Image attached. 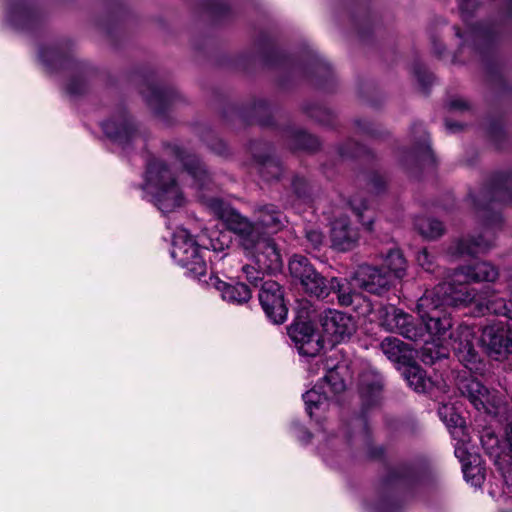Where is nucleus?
I'll return each instance as SVG.
<instances>
[{
	"instance_id": "obj_59",
	"label": "nucleus",
	"mask_w": 512,
	"mask_h": 512,
	"mask_svg": "<svg viewBox=\"0 0 512 512\" xmlns=\"http://www.w3.org/2000/svg\"><path fill=\"white\" fill-rule=\"evenodd\" d=\"M417 260L425 270L430 271L432 269V256L429 254L427 249H423L419 252Z\"/></svg>"
},
{
	"instance_id": "obj_18",
	"label": "nucleus",
	"mask_w": 512,
	"mask_h": 512,
	"mask_svg": "<svg viewBox=\"0 0 512 512\" xmlns=\"http://www.w3.org/2000/svg\"><path fill=\"white\" fill-rule=\"evenodd\" d=\"M340 8L348 15L359 40L370 43L378 30L380 19L370 6L369 0H344Z\"/></svg>"
},
{
	"instance_id": "obj_35",
	"label": "nucleus",
	"mask_w": 512,
	"mask_h": 512,
	"mask_svg": "<svg viewBox=\"0 0 512 512\" xmlns=\"http://www.w3.org/2000/svg\"><path fill=\"white\" fill-rule=\"evenodd\" d=\"M487 139L496 150H504L508 143V134L505 129V118L503 115L489 116L486 125Z\"/></svg>"
},
{
	"instance_id": "obj_49",
	"label": "nucleus",
	"mask_w": 512,
	"mask_h": 512,
	"mask_svg": "<svg viewBox=\"0 0 512 512\" xmlns=\"http://www.w3.org/2000/svg\"><path fill=\"white\" fill-rule=\"evenodd\" d=\"M357 132L371 139H380L384 137L385 131L382 126L366 118H357L354 120Z\"/></svg>"
},
{
	"instance_id": "obj_11",
	"label": "nucleus",
	"mask_w": 512,
	"mask_h": 512,
	"mask_svg": "<svg viewBox=\"0 0 512 512\" xmlns=\"http://www.w3.org/2000/svg\"><path fill=\"white\" fill-rule=\"evenodd\" d=\"M209 207L223 222L226 229L238 236L239 243L244 250H252L257 246L261 234L256 224L220 198H211Z\"/></svg>"
},
{
	"instance_id": "obj_48",
	"label": "nucleus",
	"mask_w": 512,
	"mask_h": 512,
	"mask_svg": "<svg viewBox=\"0 0 512 512\" xmlns=\"http://www.w3.org/2000/svg\"><path fill=\"white\" fill-rule=\"evenodd\" d=\"M415 226L419 233L429 239H437L444 234L443 223L435 218L417 220Z\"/></svg>"
},
{
	"instance_id": "obj_10",
	"label": "nucleus",
	"mask_w": 512,
	"mask_h": 512,
	"mask_svg": "<svg viewBox=\"0 0 512 512\" xmlns=\"http://www.w3.org/2000/svg\"><path fill=\"white\" fill-rule=\"evenodd\" d=\"M286 330L300 356L316 357L324 349V336L310 318L308 311L298 310Z\"/></svg>"
},
{
	"instance_id": "obj_21",
	"label": "nucleus",
	"mask_w": 512,
	"mask_h": 512,
	"mask_svg": "<svg viewBox=\"0 0 512 512\" xmlns=\"http://www.w3.org/2000/svg\"><path fill=\"white\" fill-rule=\"evenodd\" d=\"M477 343L487 356L496 361L512 357V328L502 322L485 326Z\"/></svg>"
},
{
	"instance_id": "obj_3",
	"label": "nucleus",
	"mask_w": 512,
	"mask_h": 512,
	"mask_svg": "<svg viewBox=\"0 0 512 512\" xmlns=\"http://www.w3.org/2000/svg\"><path fill=\"white\" fill-rule=\"evenodd\" d=\"M367 457L384 464L375 486L377 500L374 512H402L431 480L430 465L425 457L390 464L386 459V448L372 444L367 447Z\"/></svg>"
},
{
	"instance_id": "obj_37",
	"label": "nucleus",
	"mask_w": 512,
	"mask_h": 512,
	"mask_svg": "<svg viewBox=\"0 0 512 512\" xmlns=\"http://www.w3.org/2000/svg\"><path fill=\"white\" fill-rule=\"evenodd\" d=\"M197 6L215 23L230 21L234 17L233 10L224 0H199Z\"/></svg>"
},
{
	"instance_id": "obj_63",
	"label": "nucleus",
	"mask_w": 512,
	"mask_h": 512,
	"mask_svg": "<svg viewBox=\"0 0 512 512\" xmlns=\"http://www.w3.org/2000/svg\"><path fill=\"white\" fill-rule=\"evenodd\" d=\"M445 126L447 130L453 133L459 132L464 128V125L462 123L448 119L445 120Z\"/></svg>"
},
{
	"instance_id": "obj_53",
	"label": "nucleus",
	"mask_w": 512,
	"mask_h": 512,
	"mask_svg": "<svg viewBox=\"0 0 512 512\" xmlns=\"http://www.w3.org/2000/svg\"><path fill=\"white\" fill-rule=\"evenodd\" d=\"M232 65L237 70H240L245 73H250L255 68L256 56L251 51L241 52L234 57Z\"/></svg>"
},
{
	"instance_id": "obj_24",
	"label": "nucleus",
	"mask_w": 512,
	"mask_h": 512,
	"mask_svg": "<svg viewBox=\"0 0 512 512\" xmlns=\"http://www.w3.org/2000/svg\"><path fill=\"white\" fill-rule=\"evenodd\" d=\"M321 326L332 345L350 340L357 329L353 316L337 310H328L321 319Z\"/></svg>"
},
{
	"instance_id": "obj_14",
	"label": "nucleus",
	"mask_w": 512,
	"mask_h": 512,
	"mask_svg": "<svg viewBox=\"0 0 512 512\" xmlns=\"http://www.w3.org/2000/svg\"><path fill=\"white\" fill-rule=\"evenodd\" d=\"M337 151L341 158L358 160L371 167V169L363 170V176L366 185L373 194L380 195L386 192L387 180L379 171L373 169L377 157L371 149L358 141L347 139L338 145Z\"/></svg>"
},
{
	"instance_id": "obj_23",
	"label": "nucleus",
	"mask_w": 512,
	"mask_h": 512,
	"mask_svg": "<svg viewBox=\"0 0 512 512\" xmlns=\"http://www.w3.org/2000/svg\"><path fill=\"white\" fill-rule=\"evenodd\" d=\"M498 270L491 263L485 261L474 260L468 265L459 266L454 270L451 281L442 282L441 284H453L454 286H465L469 294H472V299L465 305L459 307H466L471 304L475 299V292L470 289V283L479 282H494L498 278Z\"/></svg>"
},
{
	"instance_id": "obj_7",
	"label": "nucleus",
	"mask_w": 512,
	"mask_h": 512,
	"mask_svg": "<svg viewBox=\"0 0 512 512\" xmlns=\"http://www.w3.org/2000/svg\"><path fill=\"white\" fill-rule=\"evenodd\" d=\"M469 196L475 209L483 213L481 217L485 226H501L504 221L502 214L493 206L496 202L512 204V170L494 172L479 194L469 193Z\"/></svg>"
},
{
	"instance_id": "obj_55",
	"label": "nucleus",
	"mask_w": 512,
	"mask_h": 512,
	"mask_svg": "<svg viewBox=\"0 0 512 512\" xmlns=\"http://www.w3.org/2000/svg\"><path fill=\"white\" fill-rule=\"evenodd\" d=\"M486 308L489 313L507 318L510 309H512V301H506L503 298L491 299L488 300Z\"/></svg>"
},
{
	"instance_id": "obj_61",
	"label": "nucleus",
	"mask_w": 512,
	"mask_h": 512,
	"mask_svg": "<svg viewBox=\"0 0 512 512\" xmlns=\"http://www.w3.org/2000/svg\"><path fill=\"white\" fill-rule=\"evenodd\" d=\"M469 103L461 98H455L449 101L448 109L450 111H466L469 110Z\"/></svg>"
},
{
	"instance_id": "obj_28",
	"label": "nucleus",
	"mask_w": 512,
	"mask_h": 512,
	"mask_svg": "<svg viewBox=\"0 0 512 512\" xmlns=\"http://www.w3.org/2000/svg\"><path fill=\"white\" fill-rule=\"evenodd\" d=\"M407 385L416 393L432 397L439 390V385L417 362V358L398 370Z\"/></svg>"
},
{
	"instance_id": "obj_16",
	"label": "nucleus",
	"mask_w": 512,
	"mask_h": 512,
	"mask_svg": "<svg viewBox=\"0 0 512 512\" xmlns=\"http://www.w3.org/2000/svg\"><path fill=\"white\" fill-rule=\"evenodd\" d=\"M156 75L153 71L144 74L146 88L141 89L147 106L157 117L165 118L172 105L184 101L178 89L171 84H158L155 82Z\"/></svg>"
},
{
	"instance_id": "obj_8",
	"label": "nucleus",
	"mask_w": 512,
	"mask_h": 512,
	"mask_svg": "<svg viewBox=\"0 0 512 512\" xmlns=\"http://www.w3.org/2000/svg\"><path fill=\"white\" fill-rule=\"evenodd\" d=\"M469 34L474 51L482 58L489 85L500 95L512 96V86L503 76L501 65L494 57L495 30L488 24L476 22L471 25Z\"/></svg>"
},
{
	"instance_id": "obj_56",
	"label": "nucleus",
	"mask_w": 512,
	"mask_h": 512,
	"mask_svg": "<svg viewBox=\"0 0 512 512\" xmlns=\"http://www.w3.org/2000/svg\"><path fill=\"white\" fill-rule=\"evenodd\" d=\"M357 420L361 424V430L363 436L370 440L372 437V430L369 424V418H368V411H360V413L357 416Z\"/></svg>"
},
{
	"instance_id": "obj_22",
	"label": "nucleus",
	"mask_w": 512,
	"mask_h": 512,
	"mask_svg": "<svg viewBox=\"0 0 512 512\" xmlns=\"http://www.w3.org/2000/svg\"><path fill=\"white\" fill-rule=\"evenodd\" d=\"M222 116L225 119L236 116L246 125L258 124L263 128H276L272 105L262 98L253 99L246 105L227 103L222 110Z\"/></svg>"
},
{
	"instance_id": "obj_20",
	"label": "nucleus",
	"mask_w": 512,
	"mask_h": 512,
	"mask_svg": "<svg viewBox=\"0 0 512 512\" xmlns=\"http://www.w3.org/2000/svg\"><path fill=\"white\" fill-rule=\"evenodd\" d=\"M252 165L265 182L277 181L283 174L281 160L274 154V147L269 141L251 139L247 145Z\"/></svg>"
},
{
	"instance_id": "obj_30",
	"label": "nucleus",
	"mask_w": 512,
	"mask_h": 512,
	"mask_svg": "<svg viewBox=\"0 0 512 512\" xmlns=\"http://www.w3.org/2000/svg\"><path fill=\"white\" fill-rule=\"evenodd\" d=\"M204 283L209 287L215 288L220 292L223 300L231 303L243 304L252 297L251 288L246 283L235 281L234 279L226 282L217 275L211 274L208 280H204Z\"/></svg>"
},
{
	"instance_id": "obj_27",
	"label": "nucleus",
	"mask_w": 512,
	"mask_h": 512,
	"mask_svg": "<svg viewBox=\"0 0 512 512\" xmlns=\"http://www.w3.org/2000/svg\"><path fill=\"white\" fill-rule=\"evenodd\" d=\"M329 238L333 250L348 252L357 247L360 234L349 218L340 217L331 222Z\"/></svg>"
},
{
	"instance_id": "obj_44",
	"label": "nucleus",
	"mask_w": 512,
	"mask_h": 512,
	"mask_svg": "<svg viewBox=\"0 0 512 512\" xmlns=\"http://www.w3.org/2000/svg\"><path fill=\"white\" fill-rule=\"evenodd\" d=\"M289 191L291 196L302 204H307L312 201V185L303 175L294 174L292 176Z\"/></svg>"
},
{
	"instance_id": "obj_47",
	"label": "nucleus",
	"mask_w": 512,
	"mask_h": 512,
	"mask_svg": "<svg viewBox=\"0 0 512 512\" xmlns=\"http://www.w3.org/2000/svg\"><path fill=\"white\" fill-rule=\"evenodd\" d=\"M316 384H321L322 390H327L331 398L342 393L346 389V384L336 369H330L326 375L318 380Z\"/></svg>"
},
{
	"instance_id": "obj_9",
	"label": "nucleus",
	"mask_w": 512,
	"mask_h": 512,
	"mask_svg": "<svg viewBox=\"0 0 512 512\" xmlns=\"http://www.w3.org/2000/svg\"><path fill=\"white\" fill-rule=\"evenodd\" d=\"M207 251L208 249L198 244L187 230H181L173 235L171 257L179 266L186 269L189 277L199 282L207 280Z\"/></svg>"
},
{
	"instance_id": "obj_36",
	"label": "nucleus",
	"mask_w": 512,
	"mask_h": 512,
	"mask_svg": "<svg viewBox=\"0 0 512 512\" xmlns=\"http://www.w3.org/2000/svg\"><path fill=\"white\" fill-rule=\"evenodd\" d=\"M302 399L305 403L306 413L311 419L315 418L318 421L315 412L320 410L324 411L328 406L329 400L332 398L329 396L327 390L321 389V384H315L312 389L302 395Z\"/></svg>"
},
{
	"instance_id": "obj_4",
	"label": "nucleus",
	"mask_w": 512,
	"mask_h": 512,
	"mask_svg": "<svg viewBox=\"0 0 512 512\" xmlns=\"http://www.w3.org/2000/svg\"><path fill=\"white\" fill-rule=\"evenodd\" d=\"M288 271L291 283L306 296L324 300L334 294L339 305L343 307L351 305L347 278L325 276L317 270L307 256L293 254L288 260Z\"/></svg>"
},
{
	"instance_id": "obj_39",
	"label": "nucleus",
	"mask_w": 512,
	"mask_h": 512,
	"mask_svg": "<svg viewBox=\"0 0 512 512\" xmlns=\"http://www.w3.org/2000/svg\"><path fill=\"white\" fill-rule=\"evenodd\" d=\"M491 247L489 241L483 235L458 239L452 247V253L456 256L475 257L480 251L488 250Z\"/></svg>"
},
{
	"instance_id": "obj_46",
	"label": "nucleus",
	"mask_w": 512,
	"mask_h": 512,
	"mask_svg": "<svg viewBox=\"0 0 512 512\" xmlns=\"http://www.w3.org/2000/svg\"><path fill=\"white\" fill-rule=\"evenodd\" d=\"M412 73L417 80L421 92L425 96H429L431 87L435 80L434 74L430 72L426 65L419 59L414 60L412 64Z\"/></svg>"
},
{
	"instance_id": "obj_51",
	"label": "nucleus",
	"mask_w": 512,
	"mask_h": 512,
	"mask_svg": "<svg viewBox=\"0 0 512 512\" xmlns=\"http://www.w3.org/2000/svg\"><path fill=\"white\" fill-rule=\"evenodd\" d=\"M203 141L207 147L216 155L227 158L231 155V150L228 144L217 135L208 133L203 136Z\"/></svg>"
},
{
	"instance_id": "obj_26",
	"label": "nucleus",
	"mask_w": 512,
	"mask_h": 512,
	"mask_svg": "<svg viewBox=\"0 0 512 512\" xmlns=\"http://www.w3.org/2000/svg\"><path fill=\"white\" fill-rule=\"evenodd\" d=\"M457 389L477 411L485 414L492 413L495 407L494 397L481 380L472 375L460 376L457 380Z\"/></svg>"
},
{
	"instance_id": "obj_57",
	"label": "nucleus",
	"mask_w": 512,
	"mask_h": 512,
	"mask_svg": "<svg viewBox=\"0 0 512 512\" xmlns=\"http://www.w3.org/2000/svg\"><path fill=\"white\" fill-rule=\"evenodd\" d=\"M458 6L462 13L473 15L477 11L479 4L475 0H459Z\"/></svg>"
},
{
	"instance_id": "obj_60",
	"label": "nucleus",
	"mask_w": 512,
	"mask_h": 512,
	"mask_svg": "<svg viewBox=\"0 0 512 512\" xmlns=\"http://www.w3.org/2000/svg\"><path fill=\"white\" fill-rule=\"evenodd\" d=\"M306 238L314 248H319L323 242V235L317 230L306 231Z\"/></svg>"
},
{
	"instance_id": "obj_64",
	"label": "nucleus",
	"mask_w": 512,
	"mask_h": 512,
	"mask_svg": "<svg viewBox=\"0 0 512 512\" xmlns=\"http://www.w3.org/2000/svg\"><path fill=\"white\" fill-rule=\"evenodd\" d=\"M313 438V434L306 428L302 429V437L301 440L307 444L309 443Z\"/></svg>"
},
{
	"instance_id": "obj_19",
	"label": "nucleus",
	"mask_w": 512,
	"mask_h": 512,
	"mask_svg": "<svg viewBox=\"0 0 512 512\" xmlns=\"http://www.w3.org/2000/svg\"><path fill=\"white\" fill-rule=\"evenodd\" d=\"M104 135L123 149L132 144L139 132L136 119L124 105H119L109 118L100 123Z\"/></svg>"
},
{
	"instance_id": "obj_12",
	"label": "nucleus",
	"mask_w": 512,
	"mask_h": 512,
	"mask_svg": "<svg viewBox=\"0 0 512 512\" xmlns=\"http://www.w3.org/2000/svg\"><path fill=\"white\" fill-rule=\"evenodd\" d=\"M413 144L405 148L401 155V165L409 173L420 175L424 166L435 167L437 158L431 147V140L422 122H414L411 125Z\"/></svg>"
},
{
	"instance_id": "obj_15",
	"label": "nucleus",
	"mask_w": 512,
	"mask_h": 512,
	"mask_svg": "<svg viewBox=\"0 0 512 512\" xmlns=\"http://www.w3.org/2000/svg\"><path fill=\"white\" fill-rule=\"evenodd\" d=\"M258 300L265 318L270 324L280 326L287 321L290 300L282 284L268 279L258 291Z\"/></svg>"
},
{
	"instance_id": "obj_58",
	"label": "nucleus",
	"mask_w": 512,
	"mask_h": 512,
	"mask_svg": "<svg viewBox=\"0 0 512 512\" xmlns=\"http://www.w3.org/2000/svg\"><path fill=\"white\" fill-rule=\"evenodd\" d=\"M455 455L462 462V471H463L464 477L466 479H468L469 478V470L472 469L471 463L465 462V456L468 455V452L465 449L459 448V449L455 450Z\"/></svg>"
},
{
	"instance_id": "obj_5",
	"label": "nucleus",
	"mask_w": 512,
	"mask_h": 512,
	"mask_svg": "<svg viewBox=\"0 0 512 512\" xmlns=\"http://www.w3.org/2000/svg\"><path fill=\"white\" fill-rule=\"evenodd\" d=\"M39 59L50 73L70 72L65 91L73 97L87 94L92 80L99 72L90 62L78 60L73 56L72 43L67 39L52 45L41 46Z\"/></svg>"
},
{
	"instance_id": "obj_52",
	"label": "nucleus",
	"mask_w": 512,
	"mask_h": 512,
	"mask_svg": "<svg viewBox=\"0 0 512 512\" xmlns=\"http://www.w3.org/2000/svg\"><path fill=\"white\" fill-rule=\"evenodd\" d=\"M245 278L248 282V286L252 288H257L258 291L262 288V285L267 282L269 278L266 279L265 271L261 270L259 267H254L250 265H245L242 268Z\"/></svg>"
},
{
	"instance_id": "obj_1",
	"label": "nucleus",
	"mask_w": 512,
	"mask_h": 512,
	"mask_svg": "<svg viewBox=\"0 0 512 512\" xmlns=\"http://www.w3.org/2000/svg\"><path fill=\"white\" fill-rule=\"evenodd\" d=\"M472 297L465 286L438 284L426 290L417 301V318L392 304L384 306L379 313L387 329L414 342H428L435 336H445L453 325L451 310L469 303Z\"/></svg>"
},
{
	"instance_id": "obj_62",
	"label": "nucleus",
	"mask_w": 512,
	"mask_h": 512,
	"mask_svg": "<svg viewBox=\"0 0 512 512\" xmlns=\"http://www.w3.org/2000/svg\"><path fill=\"white\" fill-rule=\"evenodd\" d=\"M431 42H432V49H433L434 54L437 57H441L445 52V49H446L445 45L443 44V42L436 39V37H432Z\"/></svg>"
},
{
	"instance_id": "obj_40",
	"label": "nucleus",
	"mask_w": 512,
	"mask_h": 512,
	"mask_svg": "<svg viewBox=\"0 0 512 512\" xmlns=\"http://www.w3.org/2000/svg\"><path fill=\"white\" fill-rule=\"evenodd\" d=\"M282 212L273 204H266L259 208L257 224L268 233H275L283 227Z\"/></svg>"
},
{
	"instance_id": "obj_29",
	"label": "nucleus",
	"mask_w": 512,
	"mask_h": 512,
	"mask_svg": "<svg viewBox=\"0 0 512 512\" xmlns=\"http://www.w3.org/2000/svg\"><path fill=\"white\" fill-rule=\"evenodd\" d=\"M255 258V264L267 274H275L283 268V259L277 244L270 239H262L261 235L257 246L252 250Z\"/></svg>"
},
{
	"instance_id": "obj_41",
	"label": "nucleus",
	"mask_w": 512,
	"mask_h": 512,
	"mask_svg": "<svg viewBox=\"0 0 512 512\" xmlns=\"http://www.w3.org/2000/svg\"><path fill=\"white\" fill-rule=\"evenodd\" d=\"M383 384L376 380L363 383L360 387L361 411H369L378 406L382 399Z\"/></svg>"
},
{
	"instance_id": "obj_38",
	"label": "nucleus",
	"mask_w": 512,
	"mask_h": 512,
	"mask_svg": "<svg viewBox=\"0 0 512 512\" xmlns=\"http://www.w3.org/2000/svg\"><path fill=\"white\" fill-rule=\"evenodd\" d=\"M440 420L446 425L451 434L460 431L464 434L466 430V420L458 411L453 403H443L437 409Z\"/></svg>"
},
{
	"instance_id": "obj_42",
	"label": "nucleus",
	"mask_w": 512,
	"mask_h": 512,
	"mask_svg": "<svg viewBox=\"0 0 512 512\" xmlns=\"http://www.w3.org/2000/svg\"><path fill=\"white\" fill-rule=\"evenodd\" d=\"M349 206L359 223L368 231L373 230L374 212L369 207V202L365 198L351 197Z\"/></svg>"
},
{
	"instance_id": "obj_32",
	"label": "nucleus",
	"mask_w": 512,
	"mask_h": 512,
	"mask_svg": "<svg viewBox=\"0 0 512 512\" xmlns=\"http://www.w3.org/2000/svg\"><path fill=\"white\" fill-rule=\"evenodd\" d=\"M380 348L397 370L417 358V350L397 337L384 338Z\"/></svg>"
},
{
	"instance_id": "obj_31",
	"label": "nucleus",
	"mask_w": 512,
	"mask_h": 512,
	"mask_svg": "<svg viewBox=\"0 0 512 512\" xmlns=\"http://www.w3.org/2000/svg\"><path fill=\"white\" fill-rule=\"evenodd\" d=\"M106 7L107 16L99 20L98 26L114 41L130 13L123 0H107Z\"/></svg>"
},
{
	"instance_id": "obj_17",
	"label": "nucleus",
	"mask_w": 512,
	"mask_h": 512,
	"mask_svg": "<svg viewBox=\"0 0 512 512\" xmlns=\"http://www.w3.org/2000/svg\"><path fill=\"white\" fill-rule=\"evenodd\" d=\"M6 14L17 31L34 34L45 25V14L34 0H7Z\"/></svg>"
},
{
	"instance_id": "obj_45",
	"label": "nucleus",
	"mask_w": 512,
	"mask_h": 512,
	"mask_svg": "<svg viewBox=\"0 0 512 512\" xmlns=\"http://www.w3.org/2000/svg\"><path fill=\"white\" fill-rule=\"evenodd\" d=\"M448 357V353L446 349L442 346L431 342H424V345L420 348L419 352L417 351V358H419L425 365H434L436 362L446 359Z\"/></svg>"
},
{
	"instance_id": "obj_6",
	"label": "nucleus",
	"mask_w": 512,
	"mask_h": 512,
	"mask_svg": "<svg viewBox=\"0 0 512 512\" xmlns=\"http://www.w3.org/2000/svg\"><path fill=\"white\" fill-rule=\"evenodd\" d=\"M142 189L151 191L153 202L163 213L183 206L184 196L168 164L154 156L148 158Z\"/></svg>"
},
{
	"instance_id": "obj_25",
	"label": "nucleus",
	"mask_w": 512,
	"mask_h": 512,
	"mask_svg": "<svg viewBox=\"0 0 512 512\" xmlns=\"http://www.w3.org/2000/svg\"><path fill=\"white\" fill-rule=\"evenodd\" d=\"M171 153L182 164L184 171L193 179V184L197 190H211L213 186L212 174L199 156L189 153L179 145H172Z\"/></svg>"
},
{
	"instance_id": "obj_13",
	"label": "nucleus",
	"mask_w": 512,
	"mask_h": 512,
	"mask_svg": "<svg viewBox=\"0 0 512 512\" xmlns=\"http://www.w3.org/2000/svg\"><path fill=\"white\" fill-rule=\"evenodd\" d=\"M347 284L351 295L350 306H352L356 300L360 299L361 291L382 296L390 290L394 281L389 271L380 266L364 264L353 272L350 280L347 279Z\"/></svg>"
},
{
	"instance_id": "obj_34",
	"label": "nucleus",
	"mask_w": 512,
	"mask_h": 512,
	"mask_svg": "<svg viewBox=\"0 0 512 512\" xmlns=\"http://www.w3.org/2000/svg\"><path fill=\"white\" fill-rule=\"evenodd\" d=\"M283 133L287 146L292 152L315 153L321 148L319 138L304 129L288 125L284 128Z\"/></svg>"
},
{
	"instance_id": "obj_2",
	"label": "nucleus",
	"mask_w": 512,
	"mask_h": 512,
	"mask_svg": "<svg viewBox=\"0 0 512 512\" xmlns=\"http://www.w3.org/2000/svg\"><path fill=\"white\" fill-rule=\"evenodd\" d=\"M254 46L264 68L284 71L277 79L281 89H289L294 78L299 76L320 91L331 93L336 90L338 81L332 65L313 48L304 46L290 54L278 47L276 38L266 31L259 32Z\"/></svg>"
},
{
	"instance_id": "obj_54",
	"label": "nucleus",
	"mask_w": 512,
	"mask_h": 512,
	"mask_svg": "<svg viewBox=\"0 0 512 512\" xmlns=\"http://www.w3.org/2000/svg\"><path fill=\"white\" fill-rule=\"evenodd\" d=\"M481 445L485 453L490 457L499 455V439L492 431H485L480 437Z\"/></svg>"
},
{
	"instance_id": "obj_50",
	"label": "nucleus",
	"mask_w": 512,
	"mask_h": 512,
	"mask_svg": "<svg viewBox=\"0 0 512 512\" xmlns=\"http://www.w3.org/2000/svg\"><path fill=\"white\" fill-rule=\"evenodd\" d=\"M305 113L308 117L314 119L318 123L322 125H332L334 123V115L333 113L318 104H309L304 107Z\"/></svg>"
},
{
	"instance_id": "obj_43",
	"label": "nucleus",
	"mask_w": 512,
	"mask_h": 512,
	"mask_svg": "<svg viewBox=\"0 0 512 512\" xmlns=\"http://www.w3.org/2000/svg\"><path fill=\"white\" fill-rule=\"evenodd\" d=\"M380 267L389 271L391 279L395 281L405 275L406 259L400 249H390Z\"/></svg>"
},
{
	"instance_id": "obj_33",
	"label": "nucleus",
	"mask_w": 512,
	"mask_h": 512,
	"mask_svg": "<svg viewBox=\"0 0 512 512\" xmlns=\"http://www.w3.org/2000/svg\"><path fill=\"white\" fill-rule=\"evenodd\" d=\"M474 335L466 334L454 340L452 350L458 361L470 371L478 370L482 363L481 355L476 349Z\"/></svg>"
}]
</instances>
